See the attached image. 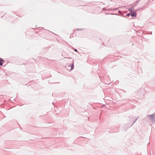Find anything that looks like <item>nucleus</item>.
<instances>
[{
	"mask_svg": "<svg viewBox=\"0 0 155 155\" xmlns=\"http://www.w3.org/2000/svg\"><path fill=\"white\" fill-rule=\"evenodd\" d=\"M147 117L150 120H151L153 122H155V113H154L152 115H148Z\"/></svg>",
	"mask_w": 155,
	"mask_h": 155,
	"instance_id": "nucleus-1",
	"label": "nucleus"
},
{
	"mask_svg": "<svg viewBox=\"0 0 155 155\" xmlns=\"http://www.w3.org/2000/svg\"><path fill=\"white\" fill-rule=\"evenodd\" d=\"M74 68V65L73 64H70L67 67V69L68 70L71 71Z\"/></svg>",
	"mask_w": 155,
	"mask_h": 155,
	"instance_id": "nucleus-2",
	"label": "nucleus"
},
{
	"mask_svg": "<svg viewBox=\"0 0 155 155\" xmlns=\"http://www.w3.org/2000/svg\"><path fill=\"white\" fill-rule=\"evenodd\" d=\"M134 8V6H132L131 8L128 9V11L131 12V13L133 12V9Z\"/></svg>",
	"mask_w": 155,
	"mask_h": 155,
	"instance_id": "nucleus-3",
	"label": "nucleus"
},
{
	"mask_svg": "<svg viewBox=\"0 0 155 155\" xmlns=\"http://www.w3.org/2000/svg\"><path fill=\"white\" fill-rule=\"evenodd\" d=\"M132 13L130 14L131 15L132 17H134L136 16V13L135 12H132Z\"/></svg>",
	"mask_w": 155,
	"mask_h": 155,
	"instance_id": "nucleus-4",
	"label": "nucleus"
},
{
	"mask_svg": "<svg viewBox=\"0 0 155 155\" xmlns=\"http://www.w3.org/2000/svg\"><path fill=\"white\" fill-rule=\"evenodd\" d=\"M4 60H3L1 58L0 60V65L1 66H2L3 62L4 61Z\"/></svg>",
	"mask_w": 155,
	"mask_h": 155,
	"instance_id": "nucleus-5",
	"label": "nucleus"
},
{
	"mask_svg": "<svg viewBox=\"0 0 155 155\" xmlns=\"http://www.w3.org/2000/svg\"><path fill=\"white\" fill-rule=\"evenodd\" d=\"M139 118V117H137L134 120V121L133 122V124H132V125L130 126L131 127L136 122V121L138 120V119Z\"/></svg>",
	"mask_w": 155,
	"mask_h": 155,
	"instance_id": "nucleus-6",
	"label": "nucleus"
},
{
	"mask_svg": "<svg viewBox=\"0 0 155 155\" xmlns=\"http://www.w3.org/2000/svg\"><path fill=\"white\" fill-rule=\"evenodd\" d=\"M140 0H138V1H137L136 2H135L134 3V4H135V5H134V7L137 4V3H138V2H139V1H140Z\"/></svg>",
	"mask_w": 155,
	"mask_h": 155,
	"instance_id": "nucleus-7",
	"label": "nucleus"
},
{
	"mask_svg": "<svg viewBox=\"0 0 155 155\" xmlns=\"http://www.w3.org/2000/svg\"><path fill=\"white\" fill-rule=\"evenodd\" d=\"M130 15V13H128L127 14L126 16L128 17V16H129Z\"/></svg>",
	"mask_w": 155,
	"mask_h": 155,
	"instance_id": "nucleus-8",
	"label": "nucleus"
},
{
	"mask_svg": "<svg viewBox=\"0 0 155 155\" xmlns=\"http://www.w3.org/2000/svg\"><path fill=\"white\" fill-rule=\"evenodd\" d=\"M77 30H78V31H81V30H82L83 29H81L77 28Z\"/></svg>",
	"mask_w": 155,
	"mask_h": 155,
	"instance_id": "nucleus-9",
	"label": "nucleus"
},
{
	"mask_svg": "<svg viewBox=\"0 0 155 155\" xmlns=\"http://www.w3.org/2000/svg\"><path fill=\"white\" fill-rule=\"evenodd\" d=\"M117 9H118V8H115L113 9H111L110 10H117Z\"/></svg>",
	"mask_w": 155,
	"mask_h": 155,
	"instance_id": "nucleus-10",
	"label": "nucleus"
},
{
	"mask_svg": "<svg viewBox=\"0 0 155 155\" xmlns=\"http://www.w3.org/2000/svg\"><path fill=\"white\" fill-rule=\"evenodd\" d=\"M112 15H117L118 14H116V13H114V14H111Z\"/></svg>",
	"mask_w": 155,
	"mask_h": 155,
	"instance_id": "nucleus-11",
	"label": "nucleus"
},
{
	"mask_svg": "<svg viewBox=\"0 0 155 155\" xmlns=\"http://www.w3.org/2000/svg\"><path fill=\"white\" fill-rule=\"evenodd\" d=\"M74 51L76 52H77V50L76 49H74Z\"/></svg>",
	"mask_w": 155,
	"mask_h": 155,
	"instance_id": "nucleus-12",
	"label": "nucleus"
},
{
	"mask_svg": "<svg viewBox=\"0 0 155 155\" xmlns=\"http://www.w3.org/2000/svg\"><path fill=\"white\" fill-rule=\"evenodd\" d=\"M118 13H120V11H119Z\"/></svg>",
	"mask_w": 155,
	"mask_h": 155,
	"instance_id": "nucleus-13",
	"label": "nucleus"
},
{
	"mask_svg": "<svg viewBox=\"0 0 155 155\" xmlns=\"http://www.w3.org/2000/svg\"><path fill=\"white\" fill-rule=\"evenodd\" d=\"M138 10H136V11H137Z\"/></svg>",
	"mask_w": 155,
	"mask_h": 155,
	"instance_id": "nucleus-14",
	"label": "nucleus"
}]
</instances>
